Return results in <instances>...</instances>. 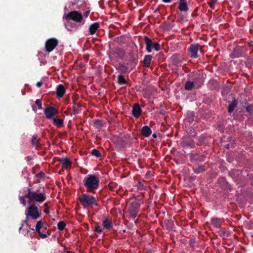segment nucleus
<instances>
[{
	"instance_id": "nucleus-1",
	"label": "nucleus",
	"mask_w": 253,
	"mask_h": 253,
	"mask_svg": "<svg viewBox=\"0 0 253 253\" xmlns=\"http://www.w3.org/2000/svg\"><path fill=\"white\" fill-rule=\"evenodd\" d=\"M25 197L28 199V202L30 204L33 202L41 203L46 200V195L43 188L35 191H33L31 188H28Z\"/></svg>"
},
{
	"instance_id": "nucleus-2",
	"label": "nucleus",
	"mask_w": 253,
	"mask_h": 253,
	"mask_svg": "<svg viewBox=\"0 0 253 253\" xmlns=\"http://www.w3.org/2000/svg\"><path fill=\"white\" fill-rule=\"evenodd\" d=\"M84 185L88 193H95L99 186V179L94 174H88L83 180Z\"/></svg>"
},
{
	"instance_id": "nucleus-3",
	"label": "nucleus",
	"mask_w": 253,
	"mask_h": 253,
	"mask_svg": "<svg viewBox=\"0 0 253 253\" xmlns=\"http://www.w3.org/2000/svg\"><path fill=\"white\" fill-rule=\"evenodd\" d=\"M25 214L26 216V219L23 221V223H25L27 226L30 229L34 230L33 228H31L28 222V218L30 217L32 219H37L41 216V213L39 211L38 206L36 204L31 205L26 210Z\"/></svg>"
},
{
	"instance_id": "nucleus-4",
	"label": "nucleus",
	"mask_w": 253,
	"mask_h": 253,
	"mask_svg": "<svg viewBox=\"0 0 253 253\" xmlns=\"http://www.w3.org/2000/svg\"><path fill=\"white\" fill-rule=\"evenodd\" d=\"M79 200L84 208L92 207L97 204L95 197L86 193H84L79 197Z\"/></svg>"
},
{
	"instance_id": "nucleus-5",
	"label": "nucleus",
	"mask_w": 253,
	"mask_h": 253,
	"mask_svg": "<svg viewBox=\"0 0 253 253\" xmlns=\"http://www.w3.org/2000/svg\"><path fill=\"white\" fill-rule=\"evenodd\" d=\"M144 40L146 44V50L148 53L151 52L152 49H154L157 51L161 50L160 44L158 42H153L148 37L144 36Z\"/></svg>"
},
{
	"instance_id": "nucleus-6",
	"label": "nucleus",
	"mask_w": 253,
	"mask_h": 253,
	"mask_svg": "<svg viewBox=\"0 0 253 253\" xmlns=\"http://www.w3.org/2000/svg\"><path fill=\"white\" fill-rule=\"evenodd\" d=\"M63 18L68 20H73L77 23H81L83 19V15L79 11L74 10L64 15Z\"/></svg>"
},
{
	"instance_id": "nucleus-7",
	"label": "nucleus",
	"mask_w": 253,
	"mask_h": 253,
	"mask_svg": "<svg viewBox=\"0 0 253 253\" xmlns=\"http://www.w3.org/2000/svg\"><path fill=\"white\" fill-rule=\"evenodd\" d=\"M198 82H199L200 84L204 82L203 77L200 75H198L197 77H195L193 82H186L184 84L185 89L188 91L191 90L195 87V84Z\"/></svg>"
},
{
	"instance_id": "nucleus-8",
	"label": "nucleus",
	"mask_w": 253,
	"mask_h": 253,
	"mask_svg": "<svg viewBox=\"0 0 253 253\" xmlns=\"http://www.w3.org/2000/svg\"><path fill=\"white\" fill-rule=\"evenodd\" d=\"M140 206V204L137 202L132 203L130 205L128 209V212L132 218L134 219L137 216L139 211Z\"/></svg>"
},
{
	"instance_id": "nucleus-9",
	"label": "nucleus",
	"mask_w": 253,
	"mask_h": 253,
	"mask_svg": "<svg viewBox=\"0 0 253 253\" xmlns=\"http://www.w3.org/2000/svg\"><path fill=\"white\" fill-rule=\"evenodd\" d=\"M59 113L58 110L52 106H48L44 110V114L48 120L53 119L54 117Z\"/></svg>"
},
{
	"instance_id": "nucleus-10",
	"label": "nucleus",
	"mask_w": 253,
	"mask_h": 253,
	"mask_svg": "<svg viewBox=\"0 0 253 253\" xmlns=\"http://www.w3.org/2000/svg\"><path fill=\"white\" fill-rule=\"evenodd\" d=\"M58 41L55 38H51L47 40L45 44V50L50 52L57 46Z\"/></svg>"
},
{
	"instance_id": "nucleus-11",
	"label": "nucleus",
	"mask_w": 253,
	"mask_h": 253,
	"mask_svg": "<svg viewBox=\"0 0 253 253\" xmlns=\"http://www.w3.org/2000/svg\"><path fill=\"white\" fill-rule=\"evenodd\" d=\"M199 44L198 43L191 44L188 49V54L189 56L193 58H197L198 56V51L199 50Z\"/></svg>"
},
{
	"instance_id": "nucleus-12",
	"label": "nucleus",
	"mask_w": 253,
	"mask_h": 253,
	"mask_svg": "<svg viewBox=\"0 0 253 253\" xmlns=\"http://www.w3.org/2000/svg\"><path fill=\"white\" fill-rule=\"evenodd\" d=\"M181 146L183 148H192L195 147L194 140L189 137H183L181 142Z\"/></svg>"
},
{
	"instance_id": "nucleus-13",
	"label": "nucleus",
	"mask_w": 253,
	"mask_h": 253,
	"mask_svg": "<svg viewBox=\"0 0 253 253\" xmlns=\"http://www.w3.org/2000/svg\"><path fill=\"white\" fill-rule=\"evenodd\" d=\"M246 50L245 47L243 46H236L233 52L230 55V57L232 58H239L243 55V52Z\"/></svg>"
},
{
	"instance_id": "nucleus-14",
	"label": "nucleus",
	"mask_w": 253,
	"mask_h": 253,
	"mask_svg": "<svg viewBox=\"0 0 253 253\" xmlns=\"http://www.w3.org/2000/svg\"><path fill=\"white\" fill-rule=\"evenodd\" d=\"M189 157L190 161L194 164L205 161L204 156L199 154H189Z\"/></svg>"
},
{
	"instance_id": "nucleus-15",
	"label": "nucleus",
	"mask_w": 253,
	"mask_h": 253,
	"mask_svg": "<svg viewBox=\"0 0 253 253\" xmlns=\"http://www.w3.org/2000/svg\"><path fill=\"white\" fill-rule=\"evenodd\" d=\"M132 115L135 118H138L140 117L142 113V109L138 103H135L132 108Z\"/></svg>"
},
{
	"instance_id": "nucleus-16",
	"label": "nucleus",
	"mask_w": 253,
	"mask_h": 253,
	"mask_svg": "<svg viewBox=\"0 0 253 253\" xmlns=\"http://www.w3.org/2000/svg\"><path fill=\"white\" fill-rule=\"evenodd\" d=\"M43 222L42 220H39L37 222L35 230L37 233L39 234L40 236L42 238L45 239L47 237L46 234L42 233L41 232V230L43 227Z\"/></svg>"
},
{
	"instance_id": "nucleus-17",
	"label": "nucleus",
	"mask_w": 253,
	"mask_h": 253,
	"mask_svg": "<svg viewBox=\"0 0 253 253\" xmlns=\"http://www.w3.org/2000/svg\"><path fill=\"white\" fill-rule=\"evenodd\" d=\"M60 163L62 165V167L63 168H65L66 169L71 168L72 162L69 160L68 158L59 159Z\"/></svg>"
},
{
	"instance_id": "nucleus-18",
	"label": "nucleus",
	"mask_w": 253,
	"mask_h": 253,
	"mask_svg": "<svg viewBox=\"0 0 253 253\" xmlns=\"http://www.w3.org/2000/svg\"><path fill=\"white\" fill-rule=\"evenodd\" d=\"M100 27V24L99 22H94L91 24L88 29L89 33L90 35H94L97 30Z\"/></svg>"
},
{
	"instance_id": "nucleus-19",
	"label": "nucleus",
	"mask_w": 253,
	"mask_h": 253,
	"mask_svg": "<svg viewBox=\"0 0 253 253\" xmlns=\"http://www.w3.org/2000/svg\"><path fill=\"white\" fill-rule=\"evenodd\" d=\"M64 85L62 84H59L56 88V96L58 97H62L65 93Z\"/></svg>"
},
{
	"instance_id": "nucleus-20",
	"label": "nucleus",
	"mask_w": 253,
	"mask_h": 253,
	"mask_svg": "<svg viewBox=\"0 0 253 253\" xmlns=\"http://www.w3.org/2000/svg\"><path fill=\"white\" fill-rule=\"evenodd\" d=\"M141 133L143 136L147 137L152 133V130L148 126H144L141 129Z\"/></svg>"
},
{
	"instance_id": "nucleus-21",
	"label": "nucleus",
	"mask_w": 253,
	"mask_h": 253,
	"mask_svg": "<svg viewBox=\"0 0 253 253\" xmlns=\"http://www.w3.org/2000/svg\"><path fill=\"white\" fill-rule=\"evenodd\" d=\"M207 167L205 164L202 165L196 166L193 168L194 172L196 174H199L205 171Z\"/></svg>"
},
{
	"instance_id": "nucleus-22",
	"label": "nucleus",
	"mask_w": 253,
	"mask_h": 253,
	"mask_svg": "<svg viewBox=\"0 0 253 253\" xmlns=\"http://www.w3.org/2000/svg\"><path fill=\"white\" fill-rule=\"evenodd\" d=\"M222 223V220L221 218L214 217L211 219V224L212 225L216 228H219Z\"/></svg>"
},
{
	"instance_id": "nucleus-23",
	"label": "nucleus",
	"mask_w": 253,
	"mask_h": 253,
	"mask_svg": "<svg viewBox=\"0 0 253 253\" xmlns=\"http://www.w3.org/2000/svg\"><path fill=\"white\" fill-rule=\"evenodd\" d=\"M116 69L121 74V75L125 74L129 72L128 67L123 64L119 65L116 68Z\"/></svg>"
},
{
	"instance_id": "nucleus-24",
	"label": "nucleus",
	"mask_w": 253,
	"mask_h": 253,
	"mask_svg": "<svg viewBox=\"0 0 253 253\" xmlns=\"http://www.w3.org/2000/svg\"><path fill=\"white\" fill-rule=\"evenodd\" d=\"M152 58V56L151 55H145L143 61V66L146 68L149 67L151 63Z\"/></svg>"
},
{
	"instance_id": "nucleus-25",
	"label": "nucleus",
	"mask_w": 253,
	"mask_h": 253,
	"mask_svg": "<svg viewBox=\"0 0 253 253\" xmlns=\"http://www.w3.org/2000/svg\"><path fill=\"white\" fill-rule=\"evenodd\" d=\"M238 105V101L236 99H234L233 101L229 104L228 107V112L231 113L233 112L235 108L237 107Z\"/></svg>"
},
{
	"instance_id": "nucleus-26",
	"label": "nucleus",
	"mask_w": 253,
	"mask_h": 253,
	"mask_svg": "<svg viewBox=\"0 0 253 253\" xmlns=\"http://www.w3.org/2000/svg\"><path fill=\"white\" fill-rule=\"evenodd\" d=\"M32 144L34 145L37 150L40 149L41 144L40 143V139H38L37 135H34L31 140Z\"/></svg>"
},
{
	"instance_id": "nucleus-27",
	"label": "nucleus",
	"mask_w": 253,
	"mask_h": 253,
	"mask_svg": "<svg viewBox=\"0 0 253 253\" xmlns=\"http://www.w3.org/2000/svg\"><path fill=\"white\" fill-rule=\"evenodd\" d=\"M102 225L103 227L107 230H110L113 227L112 221L108 218H106L103 221Z\"/></svg>"
},
{
	"instance_id": "nucleus-28",
	"label": "nucleus",
	"mask_w": 253,
	"mask_h": 253,
	"mask_svg": "<svg viewBox=\"0 0 253 253\" xmlns=\"http://www.w3.org/2000/svg\"><path fill=\"white\" fill-rule=\"evenodd\" d=\"M181 11H187L188 9L186 0H180L178 7Z\"/></svg>"
},
{
	"instance_id": "nucleus-29",
	"label": "nucleus",
	"mask_w": 253,
	"mask_h": 253,
	"mask_svg": "<svg viewBox=\"0 0 253 253\" xmlns=\"http://www.w3.org/2000/svg\"><path fill=\"white\" fill-rule=\"evenodd\" d=\"M53 123L55 126L58 127L63 126L64 122L63 120L60 119L53 118Z\"/></svg>"
},
{
	"instance_id": "nucleus-30",
	"label": "nucleus",
	"mask_w": 253,
	"mask_h": 253,
	"mask_svg": "<svg viewBox=\"0 0 253 253\" xmlns=\"http://www.w3.org/2000/svg\"><path fill=\"white\" fill-rule=\"evenodd\" d=\"M117 80L118 84L120 85L125 84L126 83L125 77L123 75H119L117 78Z\"/></svg>"
},
{
	"instance_id": "nucleus-31",
	"label": "nucleus",
	"mask_w": 253,
	"mask_h": 253,
	"mask_svg": "<svg viewBox=\"0 0 253 253\" xmlns=\"http://www.w3.org/2000/svg\"><path fill=\"white\" fill-rule=\"evenodd\" d=\"M206 138L205 135H201L198 137V140L197 142L198 145H202L206 143Z\"/></svg>"
},
{
	"instance_id": "nucleus-32",
	"label": "nucleus",
	"mask_w": 253,
	"mask_h": 253,
	"mask_svg": "<svg viewBox=\"0 0 253 253\" xmlns=\"http://www.w3.org/2000/svg\"><path fill=\"white\" fill-rule=\"evenodd\" d=\"M66 225V223L64 221H60L57 223V228L59 230L62 231L65 229Z\"/></svg>"
},
{
	"instance_id": "nucleus-33",
	"label": "nucleus",
	"mask_w": 253,
	"mask_h": 253,
	"mask_svg": "<svg viewBox=\"0 0 253 253\" xmlns=\"http://www.w3.org/2000/svg\"><path fill=\"white\" fill-rule=\"evenodd\" d=\"M91 154L96 156L97 158H100L101 156L100 152L97 149H94L91 150Z\"/></svg>"
},
{
	"instance_id": "nucleus-34",
	"label": "nucleus",
	"mask_w": 253,
	"mask_h": 253,
	"mask_svg": "<svg viewBox=\"0 0 253 253\" xmlns=\"http://www.w3.org/2000/svg\"><path fill=\"white\" fill-rule=\"evenodd\" d=\"M217 3V0H211L208 2L209 6L210 8L213 9L214 5Z\"/></svg>"
},
{
	"instance_id": "nucleus-35",
	"label": "nucleus",
	"mask_w": 253,
	"mask_h": 253,
	"mask_svg": "<svg viewBox=\"0 0 253 253\" xmlns=\"http://www.w3.org/2000/svg\"><path fill=\"white\" fill-rule=\"evenodd\" d=\"M246 109L248 112L253 114V105L250 104L248 105Z\"/></svg>"
},
{
	"instance_id": "nucleus-36",
	"label": "nucleus",
	"mask_w": 253,
	"mask_h": 253,
	"mask_svg": "<svg viewBox=\"0 0 253 253\" xmlns=\"http://www.w3.org/2000/svg\"><path fill=\"white\" fill-rule=\"evenodd\" d=\"M74 107H73V112L74 114H76L77 113V110L79 109L80 107V106L79 104L76 103L75 102H74Z\"/></svg>"
},
{
	"instance_id": "nucleus-37",
	"label": "nucleus",
	"mask_w": 253,
	"mask_h": 253,
	"mask_svg": "<svg viewBox=\"0 0 253 253\" xmlns=\"http://www.w3.org/2000/svg\"><path fill=\"white\" fill-rule=\"evenodd\" d=\"M43 206L45 207V209L44 210V212L46 214H48L49 213V207H48V202H46L44 204Z\"/></svg>"
},
{
	"instance_id": "nucleus-38",
	"label": "nucleus",
	"mask_w": 253,
	"mask_h": 253,
	"mask_svg": "<svg viewBox=\"0 0 253 253\" xmlns=\"http://www.w3.org/2000/svg\"><path fill=\"white\" fill-rule=\"evenodd\" d=\"M45 173L42 171H41L36 174V177L41 179H43L45 177Z\"/></svg>"
},
{
	"instance_id": "nucleus-39",
	"label": "nucleus",
	"mask_w": 253,
	"mask_h": 253,
	"mask_svg": "<svg viewBox=\"0 0 253 253\" xmlns=\"http://www.w3.org/2000/svg\"><path fill=\"white\" fill-rule=\"evenodd\" d=\"M219 235L223 237L225 236V235L226 234L225 230L224 229H220L218 231Z\"/></svg>"
},
{
	"instance_id": "nucleus-40",
	"label": "nucleus",
	"mask_w": 253,
	"mask_h": 253,
	"mask_svg": "<svg viewBox=\"0 0 253 253\" xmlns=\"http://www.w3.org/2000/svg\"><path fill=\"white\" fill-rule=\"evenodd\" d=\"M65 27H66L67 29L69 31H71L72 30L69 29L68 28L69 26H70L71 27H74L76 26V24L75 23H68L67 24H65Z\"/></svg>"
},
{
	"instance_id": "nucleus-41",
	"label": "nucleus",
	"mask_w": 253,
	"mask_h": 253,
	"mask_svg": "<svg viewBox=\"0 0 253 253\" xmlns=\"http://www.w3.org/2000/svg\"><path fill=\"white\" fill-rule=\"evenodd\" d=\"M35 103L40 109H42V101L40 99H37L35 101Z\"/></svg>"
},
{
	"instance_id": "nucleus-42",
	"label": "nucleus",
	"mask_w": 253,
	"mask_h": 253,
	"mask_svg": "<svg viewBox=\"0 0 253 253\" xmlns=\"http://www.w3.org/2000/svg\"><path fill=\"white\" fill-rule=\"evenodd\" d=\"M94 124L97 128H100L102 126L101 121L99 120H96Z\"/></svg>"
},
{
	"instance_id": "nucleus-43",
	"label": "nucleus",
	"mask_w": 253,
	"mask_h": 253,
	"mask_svg": "<svg viewBox=\"0 0 253 253\" xmlns=\"http://www.w3.org/2000/svg\"><path fill=\"white\" fill-rule=\"evenodd\" d=\"M25 196L24 197H20L19 200L21 204H22L24 206L26 205V201L25 200Z\"/></svg>"
},
{
	"instance_id": "nucleus-44",
	"label": "nucleus",
	"mask_w": 253,
	"mask_h": 253,
	"mask_svg": "<svg viewBox=\"0 0 253 253\" xmlns=\"http://www.w3.org/2000/svg\"><path fill=\"white\" fill-rule=\"evenodd\" d=\"M94 231L98 233H101L102 232V229L100 226L98 225L95 227Z\"/></svg>"
},
{
	"instance_id": "nucleus-45",
	"label": "nucleus",
	"mask_w": 253,
	"mask_h": 253,
	"mask_svg": "<svg viewBox=\"0 0 253 253\" xmlns=\"http://www.w3.org/2000/svg\"><path fill=\"white\" fill-rule=\"evenodd\" d=\"M217 128V129H218L219 131H221V132H223V131H224V127H223V126L221 125H220V124L218 125Z\"/></svg>"
},
{
	"instance_id": "nucleus-46",
	"label": "nucleus",
	"mask_w": 253,
	"mask_h": 253,
	"mask_svg": "<svg viewBox=\"0 0 253 253\" xmlns=\"http://www.w3.org/2000/svg\"><path fill=\"white\" fill-rule=\"evenodd\" d=\"M108 186L111 190H113V189L115 188V184L113 183H110L108 185Z\"/></svg>"
},
{
	"instance_id": "nucleus-47",
	"label": "nucleus",
	"mask_w": 253,
	"mask_h": 253,
	"mask_svg": "<svg viewBox=\"0 0 253 253\" xmlns=\"http://www.w3.org/2000/svg\"><path fill=\"white\" fill-rule=\"evenodd\" d=\"M43 83L42 81L37 82L36 85L38 87H40L42 86Z\"/></svg>"
},
{
	"instance_id": "nucleus-48",
	"label": "nucleus",
	"mask_w": 253,
	"mask_h": 253,
	"mask_svg": "<svg viewBox=\"0 0 253 253\" xmlns=\"http://www.w3.org/2000/svg\"><path fill=\"white\" fill-rule=\"evenodd\" d=\"M90 13V10H87V11H86L85 12H84V15L85 17H87L89 14Z\"/></svg>"
},
{
	"instance_id": "nucleus-49",
	"label": "nucleus",
	"mask_w": 253,
	"mask_h": 253,
	"mask_svg": "<svg viewBox=\"0 0 253 253\" xmlns=\"http://www.w3.org/2000/svg\"><path fill=\"white\" fill-rule=\"evenodd\" d=\"M32 108H33V110L35 112H36V111H37V108H36V106H35V105H33V106H32Z\"/></svg>"
},
{
	"instance_id": "nucleus-50",
	"label": "nucleus",
	"mask_w": 253,
	"mask_h": 253,
	"mask_svg": "<svg viewBox=\"0 0 253 253\" xmlns=\"http://www.w3.org/2000/svg\"><path fill=\"white\" fill-rule=\"evenodd\" d=\"M163 2L166 3H169L170 1V0H162Z\"/></svg>"
},
{
	"instance_id": "nucleus-51",
	"label": "nucleus",
	"mask_w": 253,
	"mask_h": 253,
	"mask_svg": "<svg viewBox=\"0 0 253 253\" xmlns=\"http://www.w3.org/2000/svg\"><path fill=\"white\" fill-rule=\"evenodd\" d=\"M138 186L140 187V186H143L142 183L141 182H139L138 183Z\"/></svg>"
},
{
	"instance_id": "nucleus-52",
	"label": "nucleus",
	"mask_w": 253,
	"mask_h": 253,
	"mask_svg": "<svg viewBox=\"0 0 253 253\" xmlns=\"http://www.w3.org/2000/svg\"><path fill=\"white\" fill-rule=\"evenodd\" d=\"M152 137H153V138H157V134H155V133H153V134H152Z\"/></svg>"
},
{
	"instance_id": "nucleus-53",
	"label": "nucleus",
	"mask_w": 253,
	"mask_h": 253,
	"mask_svg": "<svg viewBox=\"0 0 253 253\" xmlns=\"http://www.w3.org/2000/svg\"><path fill=\"white\" fill-rule=\"evenodd\" d=\"M248 44H249V46H252V45H253V42H249Z\"/></svg>"
},
{
	"instance_id": "nucleus-54",
	"label": "nucleus",
	"mask_w": 253,
	"mask_h": 253,
	"mask_svg": "<svg viewBox=\"0 0 253 253\" xmlns=\"http://www.w3.org/2000/svg\"><path fill=\"white\" fill-rule=\"evenodd\" d=\"M23 226V223L22 224L21 226L19 229V232H20V231L22 229Z\"/></svg>"
},
{
	"instance_id": "nucleus-55",
	"label": "nucleus",
	"mask_w": 253,
	"mask_h": 253,
	"mask_svg": "<svg viewBox=\"0 0 253 253\" xmlns=\"http://www.w3.org/2000/svg\"><path fill=\"white\" fill-rule=\"evenodd\" d=\"M42 229H44V230H46L47 229V227H46V226H44L43 225V227Z\"/></svg>"
},
{
	"instance_id": "nucleus-56",
	"label": "nucleus",
	"mask_w": 253,
	"mask_h": 253,
	"mask_svg": "<svg viewBox=\"0 0 253 253\" xmlns=\"http://www.w3.org/2000/svg\"><path fill=\"white\" fill-rule=\"evenodd\" d=\"M226 147L228 149L229 147V144H226Z\"/></svg>"
}]
</instances>
